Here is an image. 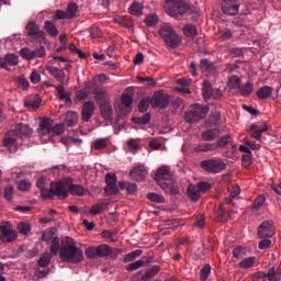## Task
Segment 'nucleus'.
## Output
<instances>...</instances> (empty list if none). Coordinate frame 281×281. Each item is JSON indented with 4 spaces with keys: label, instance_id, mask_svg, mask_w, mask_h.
Here are the masks:
<instances>
[{
    "label": "nucleus",
    "instance_id": "nucleus-1",
    "mask_svg": "<svg viewBox=\"0 0 281 281\" xmlns=\"http://www.w3.org/2000/svg\"><path fill=\"white\" fill-rule=\"evenodd\" d=\"M32 135V128L27 124H16L15 128L5 134L3 138V146L9 148L10 153H16L19 150V138L30 137Z\"/></svg>",
    "mask_w": 281,
    "mask_h": 281
},
{
    "label": "nucleus",
    "instance_id": "nucleus-2",
    "mask_svg": "<svg viewBox=\"0 0 281 281\" xmlns=\"http://www.w3.org/2000/svg\"><path fill=\"white\" fill-rule=\"evenodd\" d=\"M59 256L63 262H68L69 265H80L85 260L82 249L76 244L64 245L59 250Z\"/></svg>",
    "mask_w": 281,
    "mask_h": 281
},
{
    "label": "nucleus",
    "instance_id": "nucleus-3",
    "mask_svg": "<svg viewBox=\"0 0 281 281\" xmlns=\"http://www.w3.org/2000/svg\"><path fill=\"white\" fill-rule=\"evenodd\" d=\"M210 113V106L195 103L189 106L184 113V122L188 124H198L201 120H205Z\"/></svg>",
    "mask_w": 281,
    "mask_h": 281
},
{
    "label": "nucleus",
    "instance_id": "nucleus-4",
    "mask_svg": "<svg viewBox=\"0 0 281 281\" xmlns=\"http://www.w3.org/2000/svg\"><path fill=\"white\" fill-rule=\"evenodd\" d=\"M164 8L169 16L178 20L183 19L190 10V5L183 0H166Z\"/></svg>",
    "mask_w": 281,
    "mask_h": 281
},
{
    "label": "nucleus",
    "instance_id": "nucleus-5",
    "mask_svg": "<svg viewBox=\"0 0 281 281\" xmlns=\"http://www.w3.org/2000/svg\"><path fill=\"white\" fill-rule=\"evenodd\" d=\"M43 199L52 200L54 196H57L60 201L69 196V184L65 181H57L50 183L49 190L42 191Z\"/></svg>",
    "mask_w": 281,
    "mask_h": 281
},
{
    "label": "nucleus",
    "instance_id": "nucleus-6",
    "mask_svg": "<svg viewBox=\"0 0 281 281\" xmlns=\"http://www.w3.org/2000/svg\"><path fill=\"white\" fill-rule=\"evenodd\" d=\"M160 37L165 41L166 45L171 49H177L181 45V36L177 34V31L170 25L166 24L159 30Z\"/></svg>",
    "mask_w": 281,
    "mask_h": 281
},
{
    "label": "nucleus",
    "instance_id": "nucleus-7",
    "mask_svg": "<svg viewBox=\"0 0 281 281\" xmlns=\"http://www.w3.org/2000/svg\"><path fill=\"white\" fill-rule=\"evenodd\" d=\"M200 167L209 175H218L227 168V165L221 158H210L202 160Z\"/></svg>",
    "mask_w": 281,
    "mask_h": 281
},
{
    "label": "nucleus",
    "instance_id": "nucleus-8",
    "mask_svg": "<svg viewBox=\"0 0 281 281\" xmlns=\"http://www.w3.org/2000/svg\"><path fill=\"white\" fill-rule=\"evenodd\" d=\"M26 36L31 43H43L45 41V31L41 30V25L35 21H30L26 26Z\"/></svg>",
    "mask_w": 281,
    "mask_h": 281
},
{
    "label": "nucleus",
    "instance_id": "nucleus-9",
    "mask_svg": "<svg viewBox=\"0 0 281 281\" xmlns=\"http://www.w3.org/2000/svg\"><path fill=\"white\" fill-rule=\"evenodd\" d=\"M111 254H113V250L106 244H102L98 247L91 246L86 249L87 258L92 260H98V258H106V256H111Z\"/></svg>",
    "mask_w": 281,
    "mask_h": 281
},
{
    "label": "nucleus",
    "instance_id": "nucleus-10",
    "mask_svg": "<svg viewBox=\"0 0 281 281\" xmlns=\"http://www.w3.org/2000/svg\"><path fill=\"white\" fill-rule=\"evenodd\" d=\"M276 236V223L272 220L263 221L257 228L258 238H273Z\"/></svg>",
    "mask_w": 281,
    "mask_h": 281
},
{
    "label": "nucleus",
    "instance_id": "nucleus-11",
    "mask_svg": "<svg viewBox=\"0 0 281 281\" xmlns=\"http://www.w3.org/2000/svg\"><path fill=\"white\" fill-rule=\"evenodd\" d=\"M151 100V108L153 109H168L170 104V95L166 94L164 90H159L154 92Z\"/></svg>",
    "mask_w": 281,
    "mask_h": 281
},
{
    "label": "nucleus",
    "instance_id": "nucleus-12",
    "mask_svg": "<svg viewBox=\"0 0 281 281\" xmlns=\"http://www.w3.org/2000/svg\"><path fill=\"white\" fill-rule=\"evenodd\" d=\"M19 238V235L10 225L0 226V240L1 243H14Z\"/></svg>",
    "mask_w": 281,
    "mask_h": 281
},
{
    "label": "nucleus",
    "instance_id": "nucleus-13",
    "mask_svg": "<svg viewBox=\"0 0 281 281\" xmlns=\"http://www.w3.org/2000/svg\"><path fill=\"white\" fill-rule=\"evenodd\" d=\"M240 8V0H223L222 1V12L228 14L229 16H235Z\"/></svg>",
    "mask_w": 281,
    "mask_h": 281
},
{
    "label": "nucleus",
    "instance_id": "nucleus-14",
    "mask_svg": "<svg viewBox=\"0 0 281 281\" xmlns=\"http://www.w3.org/2000/svg\"><path fill=\"white\" fill-rule=\"evenodd\" d=\"M158 186L161 188V190H164L166 194H170L171 196H175L179 193V186H177L175 178L166 180Z\"/></svg>",
    "mask_w": 281,
    "mask_h": 281
},
{
    "label": "nucleus",
    "instance_id": "nucleus-15",
    "mask_svg": "<svg viewBox=\"0 0 281 281\" xmlns=\"http://www.w3.org/2000/svg\"><path fill=\"white\" fill-rule=\"evenodd\" d=\"M170 179H172V173L170 172V167L168 166L160 167L155 175V180L157 181L158 186L166 183V181H169Z\"/></svg>",
    "mask_w": 281,
    "mask_h": 281
},
{
    "label": "nucleus",
    "instance_id": "nucleus-16",
    "mask_svg": "<svg viewBox=\"0 0 281 281\" xmlns=\"http://www.w3.org/2000/svg\"><path fill=\"white\" fill-rule=\"evenodd\" d=\"M130 176L134 181H144L148 177V170L146 166L139 165L130 171Z\"/></svg>",
    "mask_w": 281,
    "mask_h": 281
},
{
    "label": "nucleus",
    "instance_id": "nucleus-17",
    "mask_svg": "<svg viewBox=\"0 0 281 281\" xmlns=\"http://www.w3.org/2000/svg\"><path fill=\"white\" fill-rule=\"evenodd\" d=\"M19 65V56L14 54H7L4 59H0L1 69L10 70V67H16Z\"/></svg>",
    "mask_w": 281,
    "mask_h": 281
},
{
    "label": "nucleus",
    "instance_id": "nucleus-18",
    "mask_svg": "<svg viewBox=\"0 0 281 281\" xmlns=\"http://www.w3.org/2000/svg\"><path fill=\"white\" fill-rule=\"evenodd\" d=\"M46 71L57 80V82H60V85H65V77L67 76L65 71L58 67L55 66H46Z\"/></svg>",
    "mask_w": 281,
    "mask_h": 281
},
{
    "label": "nucleus",
    "instance_id": "nucleus-19",
    "mask_svg": "<svg viewBox=\"0 0 281 281\" xmlns=\"http://www.w3.org/2000/svg\"><path fill=\"white\" fill-rule=\"evenodd\" d=\"M269 131V127L267 125L259 126L256 123L251 124L250 128L248 130V133L250 134V137L252 139H262V133H267Z\"/></svg>",
    "mask_w": 281,
    "mask_h": 281
},
{
    "label": "nucleus",
    "instance_id": "nucleus-20",
    "mask_svg": "<svg viewBox=\"0 0 281 281\" xmlns=\"http://www.w3.org/2000/svg\"><path fill=\"white\" fill-rule=\"evenodd\" d=\"M95 112V104L92 101H88L83 104L81 115L83 122H89L91 117H93V113Z\"/></svg>",
    "mask_w": 281,
    "mask_h": 281
},
{
    "label": "nucleus",
    "instance_id": "nucleus-21",
    "mask_svg": "<svg viewBox=\"0 0 281 281\" xmlns=\"http://www.w3.org/2000/svg\"><path fill=\"white\" fill-rule=\"evenodd\" d=\"M53 121L49 117L42 119L40 127L37 128L38 135H49L52 133Z\"/></svg>",
    "mask_w": 281,
    "mask_h": 281
},
{
    "label": "nucleus",
    "instance_id": "nucleus-22",
    "mask_svg": "<svg viewBox=\"0 0 281 281\" xmlns=\"http://www.w3.org/2000/svg\"><path fill=\"white\" fill-rule=\"evenodd\" d=\"M194 153H214L216 151V143H200L193 147Z\"/></svg>",
    "mask_w": 281,
    "mask_h": 281
},
{
    "label": "nucleus",
    "instance_id": "nucleus-23",
    "mask_svg": "<svg viewBox=\"0 0 281 281\" xmlns=\"http://www.w3.org/2000/svg\"><path fill=\"white\" fill-rule=\"evenodd\" d=\"M94 98L99 106H101L102 104H109L111 102L109 100V92H106V90L104 89H97L94 91Z\"/></svg>",
    "mask_w": 281,
    "mask_h": 281
},
{
    "label": "nucleus",
    "instance_id": "nucleus-24",
    "mask_svg": "<svg viewBox=\"0 0 281 281\" xmlns=\"http://www.w3.org/2000/svg\"><path fill=\"white\" fill-rule=\"evenodd\" d=\"M221 135V130L218 128H211V130H206L202 133V139H204V142H214V139L218 138Z\"/></svg>",
    "mask_w": 281,
    "mask_h": 281
},
{
    "label": "nucleus",
    "instance_id": "nucleus-25",
    "mask_svg": "<svg viewBox=\"0 0 281 281\" xmlns=\"http://www.w3.org/2000/svg\"><path fill=\"white\" fill-rule=\"evenodd\" d=\"M100 106L101 115L104 117V120H108V122H111L113 120V106H111L110 103H103Z\"/></svg>",
    "mask_w": 281,
    "mask_h": 281
},
{
    "label": "nucleus",
    "instance_id": "nucleus-26",
    "mask_svg": "<svg viewBox=\"0 0 281 281\" xmlns=\"http://www.w3.org/2000/svg\"><path fill=\"white\" fill-rule=\"evenodd\" d=\"M272 94H273V88L269 86H263L259 88V90L256 93L258 100H269L270 95Z\"/></svg>",
    "mask_w": 281,
    "mask_h": 281
},
{
    "label": "nucleus",
    "instance_id": "nucleus-27",
    "mask_svg": "<svg viewBox=\"0 0 281 281\" xmlns=\"http://www.w3.org/2000/svg\"><path fill=\"white\" fill-rule=\"evenodd\" d=\"M68 192H70V194H74L76 196H85V194H87V190L85 189V187L80 184H69Z\"/></svg>",
    "mask_w": 281,
    "mask_h": 281
},
{
    "label": "nucleus",
    "instance_id": "nucleus-28",
    "mask_svg": "<svg viewBox=\"0 0 281 281\" xmlns=\"http://www.w3.org/2000/svg\"><path fill=\"white\" fill-rule=\"evenodd\" d=\"M200 67L204 71H207V74H216V67L214 66V63L207 58L201 59Z\"/></svg>",
    "mask_w": 281,
    "mask_h": 281
},
{
    "label": "nucleus",
    "instance_id": "nucleus-29",
    "mask_svg": "<svg viewBox=\"0 0 281 281\" xmlns=\"http://www.w3.org/2000/svg\"><path fill=\"white\" fill-rule=\"evenodd\" d=\"M108 206L109 202L93 204L90 209L91 216H98V214H102V212H104Z\"/></svg>",
    "mask_w": 281,
    "mask_h": 281
},
{
    "label": "nucleus",
    "instance_id": "nucleus-30",
    "mask_svg": "<svg viewBox=\"0 0 281 281\" xmlns=\"http://www.w3.org/2000/svg\"><path fill=\"white\" fill-rule=\"evenodd\" d=\"M128 10L133 16H142L144 14V5L137 1H134Z\"/></svg>",
    "mask_w": 281,
    "mask_h": 281
},
{
    "label": "nucleus",
    "instance_id": "nucleus-31",
    "mask_svg": "<svg viewBox=\"0 0 281 281\" xmlns=\"http://www.w3.org/2000/svg\"><path fill=\"white\" fill-rule=\"evenodd\" d=\"M182 32L188 38H194V36L199 35V31L196 30V25L194 24L184 25Z\"/></svg>",
    "mask_w": 281,
    "mask_h": 281
},
{
    "label": "nucleus",
    "instance_id": "nucleus-32",
    "mask_svg": "<svg viewBox=\"0 0 281 281\" xmlns=\"http://www.w3.org/2000/svg\"><path fill=\"white\" fill-rule=\"evenodd\" d=\"M188 196L191 201H199L201 199V191L198 186L190 184L188 188Z\"/></svg>",
    "mask_w": 281,
    "mask_h": 281
},
{
    "label": "nucleus",
    "instance_id": "nucleus-33",
    "mask_svg": "<svg viewBox=\"0 0 281 281\" xmlns=\"http://www.w3.org/2000/svg\"><path fill=\"white\" fill-rule=\"evenodd\" d=\"M239 93L243 98H249L254 93V83L248 81L246 85L239 86Z\"/></svg>",
    "mask_w": 281,
    "mask_h": 281
},
{
    "label": "nucleus",
    "instance_id": "nucleus-34",
    "mask_svg": "<svg viewBox=\"0 0 281 281\" xmlns=\"http://www.w3.org/2000/svg\"><path fill=\"white\" fill-rule=\"evenodd\" d=\"M243 83V80L236 75H233L229 77L227 86L231 91H234L235 89H239Z\"/></svg>",
    "mask_w": 281,
    "mask_h": 281
},
{
    "label": "nucleus",
    "instance_id": "nucleus-35",
    "mask_svg": "<svg viewBox=\"0 0 281 281\" xmlns=\"http://www.w3.org/2000/svg\"><path fill=\"white\" fill-rule=\"evenodd\" d=\"M119 187L121 188V190H126L128 194H135V192H137V184L135 183L120 181Z\"/></svg>",
    "mask_w": 281,
    "mask_h": 281
},
{
    "label": "nucleus",
    "instance_id": "nucleus-36",
    "mask_svg": "<svg viewBox=\"0 0 281 281\" xmlns=\"http://www.w3.org/2000/svg\"><path fill=\"white\" fill-rule=\"evenodd\" d=\"M202 93L204 100H210L214 95V90H212V83L210 81L205 80L203 82Z\"/></svg>",
    "mask_w": 281,
    "mask_h": 281
},
{
    "label": "nucleus",
    "instance_id": "nucleus-37",
    "mask_svg": "<svg viewBox=\"0 0 281 281\" xmlns=\"http://www.w3.org/2000/svg\"><path fill=\"white\" fill-rule=\"evenodd\" d=\"M44 30L49 34V36H58V29L56 27V24L52 21H45L44 23Z\"/></svg>",
    "mask_w": 281,
    "mask_h": 281
},
{
    "label": "nucleus",
    "instance_id": "nucleus-38",
    "mask_svg": "<svg viewBox=\"0 0 281 281\" xmlns=\"http://www.w3.org/2000/svg\"><path fill=\"white\" fill-rule=\"evenodd\" d=\"M78 124V114L76 112H68L66 114V126L74 127Z\"/></svg>",
    "mask_w": 281,
    "mask_h": 281
},
{
    "label": "nucleus",
    "instance_id": "nucleus-39",
    "mask_svg": "<svg viewBox=\"0 0 281 281\" xmlns=\"http://www.w3.org/2000/svg\"><path fill=\"white\" fill-rule=\"evenodd\" d=\"M126 108L127 113H131V109L133 106V98L128 94H123L121 99V109Z\"/></svg>",
    "mask_w": 281,
    "mask_h": 281
},
{
    "label": "nucleus",
    "instance_id": "nucleus-40",
    "mask_svg": "<svg viewBox=\"0 0 281 281\" xmlns=\"http://www.w3.org/2000/svg\"><path fill=\"white\" fill-rule=\"evenodd\" d=\"M151 104L150 97H145L140 100L138 104V111L139 113H146Z\"/></svg>",
    "mask_w": 281,
    "mask_h": 281
},
{
    "label": "nucleus",
    "instance_id": "nucleus-41",
    "mask_svg": "<svg viewBox=\"0 0 281 281\" xmlns=\"http://www.w3.org/2000/svg\"><path fill=\"white\" fill-rule=\"evenodd\" d=\"M231 142H232V135L229 134H226L220 137L218 140L215 143L216 150H218V148H225V146H227V144H229Z\"/></svg>",
    "mask_w": 281,
    "mask_h": 281
},
{
    "label": "nucleus",
    "instance_id": "nucleus-42",
    "mask_svg": "<svg viewBox=\"0 0 281 281\" xmlns=\"http://www.w3.org/2000/svg\"><path fill=\"white\" fill-rule=\"evenodd\" d=\"M142 254H144L142 249L134 250L124 257L123 262H133V260L139 258Z\"/></svg>",
    "mask_w": 281,
    "mask_h": 281
},
{
    "label": "nucleus",
    "instance_id": "nucleus-43",
    "mask_svg": "<svg viewBox=\"0 0 281 281\" xmlns=\"http://www.w3.org/2000/svg\"><path fill=\"white\" fill-rule=\"evenodd\" d=\"M76 12H78V4L76 2H70L66 8L68 19H75Z\"/></svg>",
    "mask_w": 281,
    "mask_h": 281
},
{
    "label": "nucleus",
    "instance_id": "nucleus-44",
    "mask_svg": "<svg viewBox=\"0 0 281 281\" xmlns=\"http://www.w3.org/2000/svg\"><path fill=\"white\" fill-rule=\"evenodd\" d=\"M256 265V257H248L239 262L240 269H251Z\"/></svg>",
    "mask_w": 281,
    "mask_h": 281
},
{
    "label": "nucleus",
    "instance_id": "nucleus-45",
    "mask_svg": "<svg viewBox=\"0 0 281 281\" xmlns=\"http://www.w3.org/2000/svg\"><path fill=\"white\" fill-rule=\"evenodd\" d=\"M20 56L24 58V60H34V52L29 47L22 48L20 50Z\"/></svg>",
    "mask_w": 281,
    "mask_h": 281
},
{
    "label": "nucleus",
    "instance_id": "nucleus-46",
    "mask_svg": "<svg viewBox=\"0 0 281 281\" xmlns=\"http://www.w3.org/2000/svg\"><path fill=\"white\" fill-rule=\"evenodd\" d=\"M58 251H60V239L58 237H54L50 246V255L57 256Z\"/></svg>",
    "mask_w": 281,
    "mask_h": 281
},
{
    "label": "nucleus",
    "instance_id": "nucleus-47",
    "mask_svg": "<svg viewBox=\"0 0 281 281\" xmlns=\"http://www.w3.org/2000/svg\"><path fill=\"white\" fill-rule=\"evenodd\" d=\"M212 273V266L210 263H206L200 271V278L202 281L207 280L210 278V274Z\"/></svg>",
    "mask_w": 281,
    "mask_h": 281
},
{
    "label": "nucleus",
    "instance_id": "nucleus-48",
    "mask_svg": "<svg viewBox=\"0 0 281 281\" xmlns=\"http://www.w3.org/2000/svg\"><path fill=\"white\" fill-rule=\"evenodd\" d=\"M159 271H161V267H159V266L151 267L149 270L146 271L145 280H153V278L155 276H157V273H159Z\"/></svg>",
    "mask_w": 281,
    "mask_h": 281
},
{
    "label": "nucleus",
    "instance_id": "nucleus-49",
    "mask_svg": "<svg viewBox=\"0 0 281 281\" xmlns=\"http://www.w3.org/2000/svg\"><path fill=\"white\" fill-rule=\"evenodd\" d=\"M234 36V33L229 29H222L218 31V37L221 41H229Z\"/></svg>",
    "mask_w": 281,
    "mask_h": 281
},
{
    "label": "nucleus",
    "instance_id": "nucleus-50",
    "mask_svg": "<svg viewBox=\"0 0 281 281\" xmlns=\"http://www.w3.org/2000/svg\"><path fill=\"white\" fill-rule=\"evenodd\" d=\"M267 278H268L269 281H280L281 280V274L276 272V268L272 267V268L268 269Z\"/></svg>",
    "mask_w": 281,
    "mask_h": 281
},
{
    "label": "nucleus",
    "instance_id": "nucleus-51",
    "mask_svg": "<svg viewBox=\"0 0 281 281\" xmlns=\"http://www.w3.org/2000/svg\"><path fill=\"white\" fill-rule=\"evenodd\" d=\"M147 199L153 201V203H166V198H164V195H159V193H149Z\"/></svg>",
    "mask_w": 281,
    "mask_h": 281
},
{
    "label": "nucleus",
    "instance_id": "nucleus-52",
    "mask_svg": "<svg viewBox=\"0 0 281 281\" xmlns=\"http://www.w3.org/2000/svg\"><path fill=\"white\" fill-rule=\"evenodd\" d=\"M132 122L134 124H148V122H150V113H146L145 115L139 117H133Z\"/></svg>",
    "mask_w": 281,
    "mask_h": 281
},
{
    "label": "nucleus",
    "instance_id": "nucleus-53",
    "mask_svg": "<svg viewBox=\"0 0 281 281\" xmlns=\"http://www.w3.org/2000/svg\"><path fill=\"white\" fill-rule=\"evenodd\" d=\"M49 262H52V255L47 252L44 254L38 260V265L42 267V269H45Z\"/></svg>",
    "mask_w": 281,
    "mask_h": 281
},
{
    "label": "nucleus",
    "instance_id": "nucleus-54",
    "mask_svg": "<svg viewBox=\"0 0 281 281\" xmlns=\"http://www.w3.org/2000/svg\"><path fill=\"white\" fill-rule=\"evenodd\" d=\"M45 56H47V50L45 49V46H41L40 48L33 50V60L34 58H45Z\"/></svg>",
    "mask_w": 281,
    "mask_h": 281
},
{
    "label": "nucleus",
    "instance_id": "nucleus-55",
    "mask_svg": "<svg viewBox=\"0 0 281 281\" xmlns=\"http://www.w3.org/2000/svg\"><path fill=\"white\" fill-rule=\"evenodd\" d=\"M229 215H227V211H225V204H221L220 209L217 211V218L218 221L223 222V221H227Z\"/></svg>",
    "mask_w": 281,
    "mask_h": 281
},
{
    "label": "nucleus",
    "instance_id": "nucleus-56",
    "mask_svg": "<svg viewBox=\"0 0 281 281\" xmlns=\"http://www.w3.org/2000/svg\"><path fill=\"white\" fill-rule=\"evenodd\" d=\"M120 192V189H117V184H106L105 187V194L108 196H113Z\"/></svg>",
    "mask_w": 281,
    "mask_h": 281
},
{
    "label": "nucleus",
    "instance_id": "nucleus-57",
    "mask_svg": "<svg viewBox=\"0 0 281 281\" xmlns=\"http://www.w3.org/2000/svg\"><path fill=\"white\" fill-rule=\"evenodd\" d=\"M18 229H19L20 234L27 236V234H30V232H32V226H30V224H27V223H20L18 225Z\"/></svg>",
    "mask_w": 281,
    "mask_h": 281
},
{
    "label": "nucleus",
    "instance_id": "nucleus-58",
    "mask_svg": "<svg viewBox=\"0 0 281 281\" xmlns=\"http://www.w3.org/2000/svg\"><path fill=\"white\" fill-rule=\"evenodd\" d=\"M93 146H94L95 150H104V148H106V146H109V143H106V139L100 138V139L94 140Z\"/></svg>",
    "mask_w": 281,
    "mask_h": 281
},
{
    "label": "nucleus",
    "instance_id": "nucleus-59",
    "mask_svg": "<svg viewBox=\"0 0 281 281\" xmlns=\"http://www.w3.org/2000/svg\"><path fill=\"white\" fill-rule=\"evenodd\" d=\"M251 164H254L251 154H244L241 156V166L244 168H249V166H251Z\"/></svg>",
    "mask_w": 281,
    "mask_h": 281
},
{
    "label": "nucleus",
    "instance_id": "nucleus-60",
    "mask_svg": "<svg viewBox=\"0 0 281 281\" xmlns=\"http://www.w3.org/2000/svg\"><path fill=\"white\" fill-rule=\"evenodd\" d=\"M144 265H145L144 260H137L127 266V271H137V269H142V267H144Z\"/></svg>",
    "mask_w": 281,
    "mask_h": 281
},
{
    "label": "nucleus",
    "instance_id": "nucleus-61",
    "mask_svg": "<svg viewBox=\"0 0 281 281\" xmlns=\"http://www.w3.org/2000/svg\"><path fill=\"white\" fill-rule=\"evenodd\" d=\"M18 86L21 89H29L30 88V81L27 80V78H25V76H20L16 79Z\"/></svg>",
    "mask_w": 281,
    "mask_h": 281
},
{
    "label": "nucleus",
    "instance_id": "nucleus-62",
    "mask_svg": "<svg viewBox=\"0 0 281 281\" xmlns=\"http://www.w3.org/2000/svg\"><path fill=\"white\" fill-rule=\"evenodd\" d=\"M267 199L265 198V195H258L255 200V202L252 203V207L254 210H260V207H262V205H265V201Z\"/></svg>",
    "mask_w": 281,
    "mask_h": 281
},
{
    "label": "nucleus",
    "instance_id": "nucleus-63",
    "mask_svg": "<svg viewBox=\"0 0 281 281\" xmlns=\"http://www.w3.org/2000/svg\"><path fill=\"white\" fill-rule=\"evenodd\" d=\"M55 89L58 93L59 100H65V98L69 95V93L65 92V83L58 85Z\"/></svg>",
    "mask_w": 281,
    "mask_h": 281
},
{
    "label": "nucleus",
    "instance_id": "nucleus-64",
    "mask_svg": "<svg viewBox=\"0 0 281 281\" xmlns=\"http://www.w3.org/2000/svg\"><path fill=\"white\" fill-rule=\"evenodd\" d=\"M159 21V18H157V15H147L146 19H145V23L148 27H153V25H157Z\"/></svg>",
    "mask_w": 281,
    "mask_h": 281
}]
</instances>
